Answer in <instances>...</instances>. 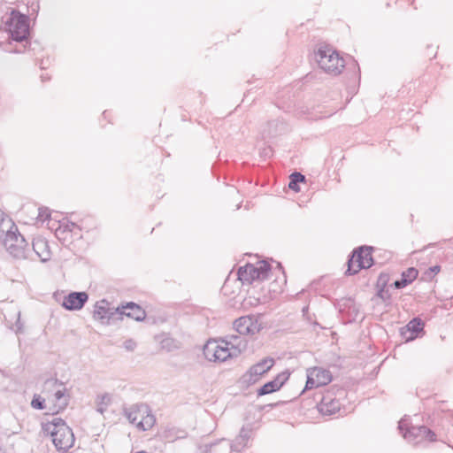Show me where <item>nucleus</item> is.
<instances>
[{
  "label": "nucleus",
  "instance_id": "nucleus-3",
  "mask_svg": "<svg viewBox=\"0 0 453 453\" xmlns=\"http://www.w3.org/2000/svg\"><path fill=\"white\" fill-rule=\"evenodd\" d=\"M124 414L141 431L150 429L156 423V418L146 403H134L126 407Z\"/></svg>",
  "mask_w": 453,
  "mask_h": 453
},
{
  "label": "nucleus",
  "instance_id": "nucleus-24",
  "mask_svg": "<svg viewBox=\"0 0 453 453\" xmlns=\"http://www.w3.org/2000/svg\"><path fill=\"white\" fill-rule=\"evenodd\" d=\"M305 181V176L301 173L295 172L290 175L288 188L295 192L300 191L299 183Z\"/></svg>",
  "mask_w": 453,
  "mask_h": 453
},
{
  "label": "nucleus",
  "instance_id": "nucleus-13",
  "mask_svg": "<svg viewBox=\"0 0 453 453\" xmlns=\"http://www.w3.org/2000/svg\"><path fill=\"white\" fill-rule=\"evenodd\" d=\"M234 328L242 339L246 340L244 336L254 334L260 330V325L254 316H242L234 322Z\"/></svg>",
  "mask_w": 453,
  "mask_h": 453
},
{
  "label": "nucleus",
  "instance_id": "nucleus-10",
  "mask_svg": "<svg viewBox=\"0 0 453 453\" xmlns=\"http://www.w3.org/2000/svg\"><path fill=\"white\" fill-rule=\"evenodd\" d=\"M66 388L58 379H48L43 385V392L51 395L56 402V411L64 410L68 405L69 396L66 395Z\"/></svg>",
  "mask_w": 453,
  "mask_h": 453
},
{
  "label": "nucleus",
  "instance_id": "nucleus-30",
  "mask_svg": "<svg viewBox=\"0 0 453 453\" xmlns=\"http://www.w3.org/2000/svg\"><path fill=\"white\" fill-rule=\"evenodd\" d=\"M9 51L15 52V53H21V52H23V50H20V49L10 50Z\"/></svg>",
  "mask_w": 453,
  "mask_h": 453
},
{
  "label": "nucleus",
  "instance_id": "nucleus-6",
  "mask_svg": "<svg viewBox=\"0 0 453 453\" xmlns=\"http://www.w3.org/2000/svg\"><path fill=\"white\" fill-rule=\"evenodd\" d=\"M316 60L326 73L337 75L344 67V60L327 45L320 46L316 52Z\"/></svg>",
  "mask_w": 453,
  "mask_h": 453
},
{
  "label": "nucleus",
  "instance_id": "nucleus-35",
  "mask_svg": "<svg viewBox=\"0 0 453 453\" xmlns=\"http://www.w3.org/2000/svg\"><path fill=\"white\" fill-rule=\"evenodd\" d=\"M4 213L2 212V211L0 210V216H2Z\"/></svg>",
  "mask_w": 453,
  "mask_h": 453
},
{
  "label": "nucleus",
  "instance_id": "nucleus-14",
  "mask_svg": "<svg viewBox=\"0 0 453 453\" xmlns=\"http://www.w3.org/2000/svg\"><path fill=\"white\" fill-rule=\"evenodd\" d=\"M88 300L86 292H71L65 296L62 306L68 311H80Z\"/></svg>",
  "mask_w": 453,
  "mask_h": 453
},
{
  "label": "nucleus",
  "instance_id": "nucleus-12",
  "mask_svg": "<svg viewBox=\"0 0 453 453\" xmlns=\"http://www.w3.org/2000/svg\"><path fill=\"white\" fill-rule=\"evenodd\" d=\"M332 381L330 371L321 367H312L307 370V380L303 391L326 386Z\"/></svg>",
  "mask_w": 453,
  "mask_h": 453
},
{
  "label": "nucleus",
  "instance_id": "nucleus-27",
  "mask_svg": "<svg viewBox=\"0 0 453 453\" xmlns=\"http://www.w3.org/2000/svg\"><path fill=\"white\" fill-rule=\"evenodd\" d=\"M377 296L382 299L383 302H388L389 298V294L388 290L381 288L378 291Z\"/></svg>",
  "mask_w": 453,
  "mask_h": 453
},
{
  "label": "nucleus",
  "instance_id": "nucleus-25",
  "mask_svg": "<svg viewBox=\"0 0 453 453\" xmlns=\"http://www.w3.org/2000/svg\"><path fill=\"white\" fill-rule=\"evenodd\" d=\"M31 406L36 410H44L45 399L41 397L40 395H35L31 402Z\"/></svg>",
  "mask_w": 453,
  "mask_h": 453
},
{
  "label": "nucleus",
  "instance_id": "nucleus-1",
  "mask_svg": "<svg viewBox=\"0 0 453 453\" xmlns=\"http://www.w3.org/2000/svg\"><path fill=\"white\" fill-rule=\"evenodd\" d=\"M247 341L230 334L221 342L209 341L203 347V355L211 362H224L229 357H238L246 349Z\"/></svg>",
  "mask_w": 453,
  "mask_h": 453
},
{
  "label": "nucleus",
  "instance_id": "nucleus-28",
  "mask_svg": "<svg viewBox=\"0 0 453 453\" xmlns=\"http://www.w3.org/2000/svg\"><path fill=\"white\" fill-rule=\"evenodd\" d=\"M46 211H47V210H44V211H42V210H41V209L39 210V215H38V217H39L41 219H42V220H44V219H48V218L50 217V214H49V213H47V212H46Z\"/></svg>",
  "mask_w": 453,
  "mask_h": 453
},
{
  "label": "nucleus",
  "instance_id": "nucleus-5",
  "mask_svg": "<svg viewBox=\"0 0 453 453\" xmlns=\"http://www.w3.org/2000/svg\"><path fill=\"white\" fill-rule=\"evenodd\" d=\"M10 228L6 231L3 244L11 256L17 259L27 257L28 243L19 233L16 225L11 221Z\"/></svg>",
  "mask_w": 453,
  "mask_h": 453
},
{
  "label": "nucleus",
  "instance_id": "nucleus-21",
  "mask_svg": "<svg viewBox=\"0 0 453 453\" xmlns=\"http://www.w3.org/2000/svg\"><path fill=\"white\" fill-rule=\"evenodd\" d=\"M251 435V429L247 427H242L236 436L234 441H231V446L233 448L234 452L240 453L244 448L247 446V443Z\"/></svg>",
  "mask_w": 453,
  "mask_h": 453
},
{
  "label": "nucleus",
  "instance_id": "nucleus-2",
  "mask_svg": "<svg viewBox=\"0 0 453 453\" xmlns=\"http://www.w3.org/2000/svg\"><path fill=\"white\" fill-rule=\"evenodd\" d=\"M46 430L50 434L52 441L58 450L65 451L73 447L74 443L73 433L63 419L55 418L47 426Z\"/></svg>",
  "mask_w": 453,
  "mask_h": 453
},
{
  "label": "nucleus",
  "instance_id": "nucleus-23",
  "mask_svg": "<svg viewBox=\"0 0 453 453\" xmlns=\"http://www.w3.org/2000/svg\"><path fill=\"white\" fill-rule=\"evenodd\" d=\"M424 322L419 318L412 319L406 326V331L411 334L406 339L407 341L414 340L418 334L423 331Z\"/></svg>",
  "mask_w": 453,
  "mask_h": 453
},
{
  "label": "nucleus",
  "instance_id": "nucleus-20",
  "mask_svg": "<svg viewBox=\"0 0 453 453\" xmlns=\"http://www.w3.org/2000/svg\"><path fill=\"white\" fill-rule=\"evenodd\" d=\"M341 403L331 395H324L319 404V411L323 415H333L340 411Z\"/></svg>",
  "mask_w": 453,
  "mask_h": 453
},
{
  "label": "nucleus",
  "instance_id": "nucleus-22",
  "mask_svg": "<svg viewBox=\"0 0 453 453\" xmlns=\"http://www.w3.org/2000/svg\"><path fill=\"white\" fill-rule=\"evenodd\" d=\"M418 272L414 267L408 268L402 273L401 279L394 282L395 288L397 289L405 288L418 277Z\"/></svg>",
  "mask_w": 453,
  "mask_h": 453
},
{
  "label": "nucleus",
  "instance_id": "nucleus-29",
  "mask_svg": "<svg viewBox=\"0 0 453 453\" xmlns=\"http://www.w3.org/2000/svg\"><path fill=\"white\" fill-rule=\"evenodd\" d=\"M440 269H441V267H440L439 265H434V266L430 267V269H429V270H430L433 273L436 274V273H438L440 272Z\"/></svg>",
  "mask_w": 453,
  "mask_h": 453
},
{
  "label": "nucleus",
  "instance_id": "nucleus-16",
  "mask_svg": "<svg viewBox=\"0 0 453 453\" xmlns=\"http://www.w3.org/2000/svg\"><path fill=\"white\" fill-rule=\"evenodd\" d=\"M201 453H233L231 441L222 438L214 442L203 444L200 447Z\"/></svg>",
  "mask_w": 453,
  "mask_h": 453
},
{
  "label": "nucleus",
  "instance_id": "nucleus-32",
  "mask_svg": "<svg viewBox=\"0 0 453 453\" xmlns=\"http://www.w3.org/2000/svg\"><path fill=\"white\" fill-rule=\"evenodd\" d=\"M31 8L33 9V11H35H35H37V9L39 8V5H38V4H36V9H35V8H34V4H33V5L31 6Z\"/></svg>",
  "mask_w": 453,
  "mask_h": 453
},
{
  "label": "nucleus",
  "instance_id": "nucleus-31",
  "mask_svg": "<svg viewBox=\"0 0 453 453\" xmlns=\"http://www.w3.org/2000/svg\"><path fill=\"white\" fill-rule=\"evenodd\" d=\"M20 331H21V325H19V319L18 323H17V333H19Z\"/></svg>",
  "mask_w": 453,
  "mask_h": 453
},
{
  "label": "nucleus",
  "instance_id": "nucleus-9",
  "mask_svg": "<svg viewBox=\"0 0 453 453\" xmlns=\"http://www.w3.org/2000/svg\"><path fill=\"white\" fill-rule=\"evenodd\" d=\"M372 247L361 246L355 250L348 260L347 274L353 275L361 269L370 268L373 265L372 257Z\"/></svg>",
  "mask_w": 453,
  "mask_h": 453
},
{
  "label": "nucleus",
  "instance_id": "nucleus-26",
  "mask_svg": "<svg viewBox=\"0 0 453 453\" xmlns=\"http://www.w3.org/2000/svg\"><path fill=\"white\" fill-rule=\"evenodd\" d=\"M124 348L127 349V350H129V351H132L134 349V348L136 347V343L134 340L132 339H128V340H126L124 342Z\"/></svg>",
  "mask_w": 453,
  "mask_h": 453
},
{
  "label": "nucleus",
  "instance_id": "nucleus-15",
  "mask_svg": "<svg viewBox=\"0 0 453 453\" xmlns=\"http://www.w3.org/2000/svg\"><path fill=\"white\" fill-rule=\"evenodd\" d=\"M288 377L289 373L287 372L279 373L274 380L266 382L257 390V395H265L278 391L288 380Z\"/></svg>",
  "mask_w": 453,
  "mask_h": 453
},
{
  "label": "nucleus",
  "instance_id": "nucleus-4",
  "mask_svg": "<svg viewBox=\"0 0 453 453\" xmlns=\"http://www.w3.org/2000/svg\"><path fill=\"white\" fill-rule=\"evenodd\" d=\"M4 29L12 41L26 42L29 35L28 19L26 15L13 10L4 22Z\"/></svg>",
  "mask_w": 453,
  "mask_h": 453
},
{
  "label": "nucleus",
  "instance_id": "nucleus-18",
  "mask_svg": "<svg viewBox=\"0 0 453 453\" xmlns=\"http://www.w3.org/2000/svg\"><path fill=\"white\" fill-rule=\"evenodd\" d=\"M119 313H121V318L127 316L136 321H142L146 317L145 311L142 310L140 305L133 302L127 303L121 308L119 307Z\"/></svg>",
  "mask_w": 453,
  "mask_h": 453
},
{
  "label": "nucleus",
  "instance_id": "nucleus-33",
  "mask_svg": "<svg viewBox=\"0 0 453 453\" xmlns=\"http://www.w3.org/2000/svg\"><path fill=\"white\" fill-rule=\"evenodd\" d=\"M168 341H170V339H166V340H165V341H162L163 347H165V342H168Z\"/></svg>",
  "mask_w": 453,
  "mask_h": 453
},
{
  "label": "nucleus",
  "instance_id": "nucleus-19",
  "mask_svg": "<svg viewBox=\"0 0 453 453\" xmlns=\"http://www.w3.org/2000/svg\"><path fill=\"white\" fill-rule=\"evenodd\" d=\"M274 365L273 358H265L252 365L249 370L250 380L255 382L260 376L267 372Z\"/></svg>",
  "mask_w": 453,
  "mask_h": 453
},
{
  "label": "nucleus",
  "instance_id": "nucleus-8",
  "mask_svg": "<svg viewBox=\"0 0 453 453\" xmlns=\"http://www.w3.org/2000/svg\"><path fill=\"white\" fill-rule=\"evenodd\" d=\"M271 266L265 261H258L256 265L246 264L238 269V280L242 284H251L255 280H264L267 278Z\"/></svg>",
  "mask_w": 453,
  "mask_h": 453
},
{
  "label": "nucleus",
  "instance_id": "nucleus-17",
  "mask_svg": "<svg viewBox=\"0 0 453 453\" xmlns=\"http://www.w3.org/2000/svg\"><path fill=\"white\" fill-rule=\"evenodd\" d=\"M33 250L42 262H47L51 258V251L49 242L42 237L35 238L32 242Z\"/></svg>",
  "mask_w": 453,
  "mask_h": 453
},
{
  "label": "nucleus",
  "instance_id": "nucleus-34",
  "mask_svg": "<svg viewBox=\"0 0 453 453\" xmlns=\"http://www.w3.org/2000/svg\"><path fill=\"white\" fill-rule=\"evenodd\" d=\"M98 411L102 413L103 412V409L102 408H99Z\"/></svg>",
  "mask_w": 453,
  "mask_h": 453
},
{
  "label": "nucleus",
  "instance_id": "nucleus-7",
  "mask_svg": "<svg viewBox=\"0 0 453 453\" xmlns=\"http://www.w3.org/2000/svg\"><path fill=\"white\" fill-rule=\"evenodd\" d=\"M398 429L403 434V436L408 441L418 443L423 439H427L429 441L436 440V434L425 426H410L409 419L403 418L398 423Z\"/></svg>",
  "mask_w": 453,
  "mask_h": 453
},
{
  "label": "nucleus",
  "instance_id": "nucleus-11",
  "mask_svg": "<svg viewBox=\"0 0 453 453\" xmlns=\"http://www.w3.org/2000/svg\"><path fill=\"white\" fill-rule=\"evenodd\" d=\"M93 319L103 325H109L114 319H121L119 307H111L107 300L102 299L94 306Z\"/></svg>",
  "mask_w": 453,
  "mask_h": 453
}]
</instances>
